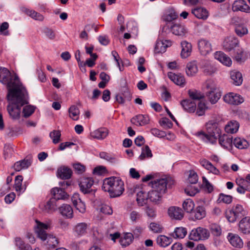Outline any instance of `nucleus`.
<instances>
[{
	"label": "nucleus",
	"instance_id": "obj_1",
	"mask_svg": "<svg viewBox=\"0 0 250 250\" xmlns=\"http://www.w3.org/2000/svg\"><path fill=\"white\" fill-rule=\"evenodd\" d=\"M0 82L6 85L8 89L7 96L10 99L13 97L15 94L19 92L23 94L25 91H27L16 74L11 73L5 67H0Z\"/></svg>",
	"mask_w": 250,
	"mask_h": 250
},
{
	"label": "nucleus",
	"instance_id": "obj_2",
	"mask_svg": "<svg viewBox=\"0 0 250 250\" xmlns=\"http://www.w3.org/2000/svg\"><path fill=\"white\" fill-rule=\"evenodd\" d=\"M21 93L15 94L11 99H9L8 96H6L7 100L9 103L7 109L10 117L14 120L20 119L21 107L28 103L27 91H25L23 94Z\"/></svg>",
	"mask_w": 250,
	"mask_h": 250
},
{
	"label": "nucleus",
	"instance_id": "obj_3",
	"mask_svg": "<svg viewBox=\"0 0 250 250\" xmlns=\"http://www.w3.org/2000/svg\"><path fill=\"white\" fill-rule=\"evenodd\" d=\"M207 133L203 131L196 132L195 135L206 143L215 144L221 134V130L217 123L208 122L206 125Z\"/></svg>",
	"mask_w": 250,
	"mask_h": 250
},
{
	"label": "nucleus",
	"instance_id": "obj_4",
	"mask_svg": "<svg viewBox=\"0 0 250 250\" xmlns=\"http://www.w3.org/2000/svg\"><path fill=\"white\" fill-rule=\"evenodd\" d=\"M102 188L104 191L109 192L111 197H117L123 193L125 190L124 183L118 177H111L104 180Z\"/></svg>",
	"mask_w": 250,
	"mask_h": 250
},
{
	"label": "nucleus",
	"instance_id": "obj_5",
	"mask_svg": "<svg viewBox=\"0 0 250 250\" xmlns=\"http://www.w3.org/2000/svg\"><path fill=\"white\" fill-rule=\"evenodd\" d=\"M36 223L35 231L38 237L42 241H47L48 248L54 249L59 244V240L56 236L46 232V230L48 229V226L37 220L36 221Z\"/></svg>",
	"mask_w": 250,
	"mask_h": 250
},
{
	"label": "nucleus",
	"instance_id": "obj_6",
	"mask_svg": "<svg viewBox=\"0 0 250 250\" xmlns=\"http://www.w3.org/2000/svg\"><path fill=\"white\" fill-rule=\"evenodd\" d=\"M174 184V181L171 177H166L152 181L150 185L153 189L164 194L167 188H171Z\"/></svg>",
	"mask_w": 250,
	"mask_h": 250
},
{
	"label": "nucleus",
	"instance_id": "obj_7",
	"mask_svg": "<svg viewBox=\"0 0 250 250\" xmlns=\"http://www.w3.org/2000/svg\"><path fill=\"white\" fill-rule=\"evenodd\" d=\"M246 211L242 206L237 204L233 206L231 209L226 213V218L231 223L235 222L237 219L244 218Z\"/></svg>",
	"mask_w": 250,
	"mask_h": 250
},
{
	"label": "nucleus",
	"instance_id": "obj_8",
	"mask_svg": "<svg viewBox=\"0 0 250 250\" xmlns=\"http://www.w3.org/2000/svg\"><path fill=\"white\" fill-rule=\"evenodd\" d=\"M210 235L208 230L202 227H198L193 229L190 232L189 238L193 241L205 240L208 239Z\"/></svg>",
	"mask_w": 250,
	"mask_h": 250
},
{
	"label": "nucleus",
	"instance_id": "obj_9",
	"mask_svg": "<svg viewBox=\"0 0 250 250\" xmlns=\"http://www.w3.org/2000/svg\"><path fill=\"white\" fill-rule=\"evenodd\" d=\"M93 184L94 181L92 178H82L79 183L80 190L84 194H94L95 192V189L91 188Z\"/></svg>",
	"mask_w": 250,
	"mask_h": 250
},
{
	"label": "nucleus",
	"instance_id": "obj_10",
	"mask_svg": "<svg viewBox=\"0 0 250 250\" xmlns=\"http://www.w3.org/2000/svg\"><path fill=\"white\" fill-rule=\"evenodd\" d=\"M210 82H207L205 86L207 88L206 96L208 99L212 104H214L217 102L220 98L221 95L219 93L215 92L216 89L214 87L210 85Z\"/></svg>",
	"mask_w": 250,
	"mask_h": 250
},
{
	"label": "nucleus",
	"instance_id": "obj_11",
	"mask_svg": "<svg viewBox=\"0 0 250 250\" xmlns=\"http://www.w3.org/2000/svg\"><path fill=\"white\" fill-rule=\"evenodd\" d=\"M198 49L200 53L206 56L212 51V45L210 42L204 39L199 40L198 42Z\"/></svg>",
	"mask_w": 250,
	"mask_h": 250
},
{
	"label": "nucleus",
	"instance_id": "obj_12",
	"mask_svg": "<svg viewBox=\"0 0 250 250\" xmlns=\"http://www.w3.org/2000/svg\"><path fill=\"white\" fill-rule=\"evenodd\" d=\"M225 102L230 104L238 105L244 102L243 98L239 95L229 93L224 96Z\"/></svg>",
	"mask_w": 250,
	"mask_h": 250
},
{
	"label": "nucleus",
	"instance_id": "obj_13",
	"mask_svg": "<svg viewBox=\"0 0 250 250\" xmlns=\"http://www.w3.org/2000/svg\"><path fill=\"white\" fill-rule=\"evenodd\" d=\"M239 44V41L234 36H229L226 38L223 42V47L227 51H230Z\"/></svg>",
	"mask_w": 250,
	"mask_h": 250
},
{
	"label": "nucleus",
	"instance_id": "obj_14",
	"mask_svg": "<svg viewBox=\"0 0 250 250\" xmlns=\"http://www.w3.org/2000/svg\"><path fill=\"white\" fill-rule=\"evenodd\" d=\"M168 78L176 84L184 87L186 83L184 75L180 73L175 74L171 72L167 73Z\"/></svg>",
	"mask_w": 250,
	"mask_h": 250
},
{
	"label": "nucleus",
	"instance_id": "obj_15",
	"mask_svg": "<svg viewBox=\"0 0 250 250\" xmlns=\"http://www.w3.org/2000/svg\"><path fill=\"white\" fill-rule=\"evenodd\" d=\"M232 8L234 11H240L247 13H250V7L244 0H235L233 4Z\"/></svg>",
	"mask_w": 250,
	"mask_h": 250
},
{
	"label": "nucleus",
	"instance_id": "obj_16",
	"mask_svg": "<svg viewBox=\"0 0 250 250\" xmlns=\"http://www.w3.org/2000/svg\"><path fill=\"white\" fill-rule=\"evenodd\" d=\"M168 214L172 219L181 220L183 218L184 214L182 209L177 207L172 206L168 209Z\"/></svg>",
	"mask_w": 250,
	"mask_h": 250
},
{
	"label": "nucleus",
	"instance_id": "obj_17",
	"mask_svg": "<svg viewBox=\"0 0 250 250\" xmlns=\"http://www.w3.org/2000/svg\"><path fill=\"white\" fill-rule=\"evenodd\" d=\"M172 33L181 37L185 36L187 33V30L183 24L179 23H173L170 27Z\"/></svg>",
	"mask_w": 250,
	"mask_h": 250
},
{
	"label": "nucleus",
	"instance_id": "obj_18",
	"mask_svg": "<svg viewBox=\"0 0 250 250\" xmlns=\"http://www.w3.org/2000/svg\"><path fill=\"white\" fill-rule=\"evenodd\" d=\"M219 144L225 148L229 149L231 147L233 143L232 137L225 134L220 135L218 138Z\"/></svg>",
	"mask_w": 250,
	"mask_h": 250
},
{
	"label": "nucleus",
	"instance_id": "obj_19",
	"mask_svg": "<svg viewBox=\"0 0 250 250\" xmlns=\"http://www.w3.org/2000/svg\"><path fill=\"white\" fill-rule=\"evenodd\" d=\"M239 230L244 234L250 233V217L243 218L239 224Z\"/></svg>",
	"mask_w": 250,
	"mask_h": 250
},
{
	"label": "nucleus",
	"instance_id": "obj_20",
	"mask_svg": "<svg viewBox=\"0 0 250 250\" xmlns=\"http://www.w3.org/2000/svg\"><path fill=\"white\" fill-rule=\"evenodd\" d=\"M108 134V130L106 128L101 127L90 133L92 138L98 140H103L106 137Z\"/></svg>",
	"mask_w": 250,
	"mask_h": 250
},
{
	"label": "nucleus",
	"instance_id": "obj_21",
	"mask_svg": "<svg viewBox=\"0 0 250 250\" xmlns=\"http://www.w3.org/2000/svg\"><path fill=\"white\" fill-rule=\"evenodd\" d=\"M171 45V42L169 40H159L156 42L154 51L156 53L165 52L166 48Z\"/></svg>",
	"mask_w": 250,
	"mask_h": 250
},
{
	"label": "nucleus",
	"instance_id": "obj_22",
	"mask_svg": "<svg viewBox=\"0 0 250 250\" xmlns=\"http://www.w3.org/2000/svg\"><path fill=\"white\" fill-rule=\"evenodd\" d=\"M228 239L230 244L234 247L240 248L243 246L242 240L237 234L229 233Z\"/></svg>",
	"mask_w": 250,
	"mask_h": 250
},
{
	"label": "nucleus",
	"instance_id": "obj_23",
	"mask_svg": "<svg viewBox=\"0 0 250 250\" xmlns=\"http://www.w3.org/2000/svg\"><path fill=\"white\" fill-rule=\"evenodd\" d=\"M72 201L73 205L75 207L77 210H78L81 213H84L85 212V204L79 198V195L78 193H75L73 195L72 197Z\"/></svg>",
	"mask_w": 250,
	"mask_h": 250
},
{
	"label": "nucleus",
	"instance_id": "obj_24",
	"mask_svg": "<svg viewBox=\"0 0 250 250\" xmlns=\"http://www.w3.org/2000/svg\"><path fill=\"white\" fill-rule=\"evenodd\" d=\"M181 105L184 110L189 113H193L196 109V104L191 100H184L181 102Z\"/></svg>",
	"mask_w": 250,
	"mask_h": 250
},
{
	"label": "nucleus",
	"instance_id": "obj_25",
	"mask_svg": "<svg viewBox=\"0 0 250 250\" xmlns=\"http://www.w3.org/2000/svg\"><path fill=\"white\" fill-rule=\"evenodd\" d=\"M214 56L215 59L226 66H229L231 64L232 61L230 58L222 52H215Z\"/></svg>",
	"mask_w": 250,
	"mask_h": 250
},
{
	"label": "nucleus",
	"instance_id": "obj_26",
	"mask_svg": "<svg viewBox=\"0 0 250 250\" xmlns=\"http://www.w3.org/2000/svg\"><path fill=\"white\" fill-rule=\"evenodd\" d=\"M72 171L67 167L59 168L57 170L58 176L62 179H68L71 178Z\"/></svg>",
	"mask_w": 250,
	"mask_h": 250
},
{
	"label": "nucleus",
	"instance_id": "obj_27",
	"mask_svg": "<svg viewBox=\"0 0 250 250\" xmlns=\"http://www.w3.org/2000/svg\"><path fill=\"white\" fill-rule=\"evenodd\" d=\"M52 197L56 200H64L66 199L68 195L62 188H55L51 190Z\"/></svg>",
	"mask_w": 250,
	"mask_h": 250
},
{
	"label": "nucleus",
	"instance_id": "obj_28",
	"mask_svg": "<svg viewBox=\"0 0 250 250\" xmlns=\"http://www.w3.org/2000/svg\"><path fill=\"white\" fill-rule=\"evenodd\" d=\"M181 45L182 47L181 56L183 58H187L191 54L192 45L190 43L186 41L182 42Z\"/></svg>",
	"mask_w": 250,
	"mask_h": 250
},
{
	"label": "nucleus",
	"instance_id": "obj_29",
	"mask_svg": "<svg viewBox=\"0 0 250 250\" xmlns=\"http://www.w3.org/2000/svg\"><path fill=\"white\" fill-rule=\"evenodd\" d=\"M31 160L29 157L25 158L21 161L17 162L14 165V168L15 170L19 171L22 169L28 168L31 164Z\"/></svg>",
	"mask_w": 250,
	"mask_h": 250
},
{
	"label": "nucleus",
	"instance_id": "obj_30",
	"mask_svg": "<svg viewBox=\"0 0 250 250\" xmlns=\"http://www.w3.org/2000/svg\"><path fill=\"white\" fill-rule=\"evenodd\" d=\"M191 13L198 19L206 20L208 17V12L203 7H196L192 10Z\"/></svg>",
	"mask_w": 250,
	"mask_h": 250
},
{
	"label": "nucleus",
	"instance_id": "obj_31",
	"mask_svg": "<svg viewBox=\"0 0 250 250\" xmlns=\"http://www.w3.org/2000/svg\"><path fill=\"white\" fill-rule=\"evenodd\" d=\"M239 124L236 121H230L225 125V130L227 133L233 134L237 132Z\"/></svg>",
	"mask_w": 250,
	"mask_h": 250
},
{
	"label": "nucleus",
	"instance_id": "obj_32",
	"mask_svg": "<svg viewBox=\"0 0 250 250\" xmlns=\"http://www.w3.org/2000/svg\"><path fill=\"white\" fill-rule=\"evenodd\" d=\"M230 78L232 83L235 85H240L243 82V77L242 74L237 71H232L230 73Z\"/></svg>",
	"mask_w": 250,
	"mask_h": 250
},
{
	"label": "nucleus",
	"instance_id": "obj_33",
	"mask_svg": "<svg viewBox=\"0 0 250 250\" xmlns=\"http://www.w3.org/2000/svg\"><path fill=\"white\" fill-rule=\"evenodd\" d=\"M198 71V69L195 61L189 62L187 64L186 72L188 76L192 77L194 76Z\"/></svg>",
	"mask_w": 250,
	"mask_h": 250
},
{
	"label": "nucleus",
	"instance_id": "obj_34",
	"mask_svg": "<svg viewBox=\"0 0 250 250\" xmlns=\"http://www.w3.org/2000/svg\"><path fill=\"white\" fill-rule=\"evenodd\" d=\"M22 10L28 16L35 20L42 21L44 19V17L42 15L34 10L28 9L26 7H23Z\"/></svg>",
	"mask_w": 250,
	"mask_h": 250
},
{
	"label": "nucleus",
	"instance_id": "obj_35",
	"mask_svg": "<svg viewBox=\"0 0 250 250\" xmlns=\"http://www.w3.org/2000/svg\"><path fill=\"white\" fill-rule=\"evenodd\" d=\"M87 228L88 225L86 223H81L76 225L74 230L77 236H81L86 233Z\"/></svg>",
	"mask_w": 250,
	"mask_h": 250
},
{
	"label": "nucleus",
	"instance_id": "obj_36",
	"mask_svg": "<svg viewBox=\"0 0 250 250\" xmlns=\"http://www.w3.org/2000/svg\"><path fill=\"white\" fill-rule=\"evenodd\" d=\"M59 210L63 216L71 218L73 216V209L69 205L63 204L61 207L59 208Z\"/></svg>",
	"mask_w": 250,
	"mask_h": 250
},
{
	"label": "nucleus",
	"instance_id": "obj_37",
	"mask_svg": "<svg viewBox=\"0 0 250 250\" xmlns=\"http://www.w3.org/2000/svg\"><path fill=\"white\" fill-rule=\"evenodd\" d=\"M171 238L165 235H160L156 239L157 244L162 247H166L172 243Z\"/></svg>",
	"mask_w": 250,
	"mask_h": 250
},
{
	"label": "nucleus",
	"instance_id": "obj_38",
	"mask_svg": "<svg viewBox=\"0 0 250 250\" xmlns=\"http://www.w3.org/2000/svg\"><path fill=\"white\" fill-rule=\"evenodd\" d=\"M133 240V235L132 233L126 232L120 239V244L123 247H126L129 246Z\"/></svg>",
	"mask_w": 250,
	"mask_h": 250
},
{
	"label": "nucleus",
	"instance_id": "obj_39",
	"mask_svg": "<svg viewBox=\"0 0 250 250\" xmlns=\"http://www.w3.org/2000/svg\"><path fill=\"white\" fill-rule=\"evenodd\" d=\"M187 233L186 228L183 227H177L175 228L173 232L170 235L175 239H182L185 237Z\"/></svg>",
	"mask_w": 250,
	"mask_h": 250
},
{
	"label": "nucleus",
	"instance_id": "obj_40",
	"mask_svg": "<svg viewBox=\"0 0 250 250\" xmlns=\"http://www.w3.org/2000/svg\"><path fill=\"white\" fill-rule=\"evenodd\" d=\"M163 194V193H160V192L153 189L147 193L148 199L151 202L156 203L160 200Z\"/></svg>",
	"mask_w": 250,
	"mask_h": 250
},
{
	"label": "nucleus",
	"instance_id": "obj_41",
	"mask_svg": "<svg viewBox=\"0 0 250 250\" xmlns=\"http://www.w3.org/2000/svg\"><path fill=\"white\" fill-rule=\"evenodd\" d=\"M147 199V193L146 194L143 190L137 192L136 200L139 206H143L146 204Z\"/></svg>",
	"mask_w": 250,
	"mask_h": 250
},
{
	"label": "nucleus",
	"instance_id": "obj_42",
	"mask_svg": "<svg viewBox=\"0 0 250 250\" xmlns=\"http://www.w3.org/2000/svg\"><path fill=\"white\" fill-rule=\"evenodd\" d=\"M234 146L239 149H244L248 147L249 146L248 142L245 139L241 138H236L233 141V143Z\"/></svg>",
	"mask_w": 250,
	"mask_h": 250
},
{
	"label": "nucleus",
	"instance_id": "obj_43",
	"mask_svg": "<svg viewBox=\"0 0 250 250\" xmlns=\"http://www.w3.org/2000/svg\"><path fill=\"white\" fill-rule=\"evenodd\" d=\"M192 212L194 213L195 219L198 220L203 219L206 215L205 208L202 206L197 207Z\"/></svg>",
	"mask_w": 250,
	"mask_h": 250
},
{
	"label": "nucleus",
	"instance_id": "obj_44",
	"mask_svg": "<svg viewBox=\"0 0 250 250\" xmlns=\"http://www.w3.org/2000/svg\"><path fill=\"white\" fill-rule=\"evenodd\" d=\"M183 208L187 212L191 213L194 208V203L191 199H187L183 203Z\"/></svg>",
	"mask_w": 250,
	"mask_h": 250
},
{
	"label": "nucleus",
	"instance_id": "obj_45",
	"mask_svg": "<svg viewBox=\"0 0 250 250\" xmlns=\"http://www.w3.org/2000/svg\"><path fill=\"white\" fill-rule=\"evenodd\" d=\"M235 32L237 36L242 37L248 34L247 27L243 24H238L235 28Z\"/></svg>",
	"mask_w": 250,
	"mask_h": 250
},
{
	"label": "nucleus",
	"instance_id": "obj_46",
	"mask_svg": "<svg viewBox=\"0 0 250 250\" xmlns=\"http://www.w3.org/2000/svg\"><path fill=\"white\" fill-rule=\"evenodd\" d=\"M152 157V154L151 151L150 149L149 146L147 145L145 146L142 148V153L139 157V159L140 160H143L146 158H151Z\"/></svg>",
	"mask_w": 250,
	"mask_h": 250
},
{
	"label": "nucleus",
	"instance_id": "obj_47",
	"mask_svg": "<svg viewBox=\"0 0 250 250\" xmlns=\"http://www.w3.org/2000/svg\"><path fill=\"white\" fill-rule=\"evenodd\" d=\"M23 180L21 175H18L16 177L15 181V190L20 193L23 192L25 190L26 188H24L21 187L22 181Z\"/></svg>",
	"mask_w": 250,
	"mask_h": 250
},
{
	"label": "nucleus",
	"instance_id": "obj_48",
	"mask_svg": "<svg viewBox=\"0 0 250 250\" xmlns=\"http://www.w3.org/2000/svg\"><path fill=\"white\" fill-rule=\"evenodd\" d=\"M134 120L136 121L137 125H143L148 123L149 118L146 115H138L133 118Z\"/></svg>",
	"mask_w": 250,
	"mask_h": 250
},
{
	"label": "nucleus",
	"instance_id": "obj_49",
	"mask_svg": "<svg viewBox=\"0 0 250 250\" xmlns=\"http://www.w3.org/2000/svg\"><path fill=\"white\" fill-rule=\"evenodd\" d=\"M124 94V98L121 95H117L116 101L120 104H124L125 100H131V94L127 88L125 89Z\"/></svg>",
	"mask_w": 250,
	"mask_h": 250
},
{
	"label": "nucleus",
	"instance_id": "obj_50",
	"mask_svg": "<svg viewBox=\"0 0 250 250\" xmlns=\"http://www.w3.org/2000/svg\"><path fill=\"white\" fill-rule=\"evenodd\" d=\"M142 217V213L137 210H132L129 213V219L133 223H135L139 221Z\"/></svg>",
	"mask_w": 250,
	"mask_h": 250
},
{
	"label": "nucleus",
	"instance_id": "obj_51",
	"mask_svg": "<svg viewBox=\"0 0 250 250\" xmlns=\"http://www.w3.org/2000/svg\"><path fill=\"white\" fill-rule=\"evenodd\" d=\"M203 72L207 75H211L216 71V68L209 62H206L203 67Z\"/></svg>",
	"mask_w": 250,
	"mask_h": 250
},
{
	"label": "nucleus",
	"instance_id": "obj_52",
	"mask_svg": "<svg viewBox=\"0 0 250 250\" xmlns=\"http://www.w3.org/2000/svg\"><path fill=\"white\" fill-rule=\"evenodd\" d=\"M57 201L55 199L52 197L45 205V209L49 210H55L59 205Z\"/></svg>",
	"mask_w": 250,
	"mask_h": 250
},
{
	"label": "nucleus",
	"instance_id": "obj_53",
	"mask_svg": "<svg viewBox=\"0 0 250 250\" xmlns=\"http://www.w3.org/2000/svg\"><path fill=\"white\" fill-rule=\"evenodd\" d=\"M35 110V107L31 105L24 106L22 110L23 117L25 118L29 117L34 112Z\"/></svg>",
	"mask_w": 250,
	"mask_h": 250
},
{
	"label": "nucleus",
	"instance_id": "obj_54",
	"mask_svg": "<svg viewBox=\"0 0 250 250\" xmlns=\"http://www.w3.org/2000/svg\"><path fill=\"white\" fill-rule=\"evenodd\" d=\"M102 159H104L111 163H116L117 162L116 158L112 155L105 152H102L99 154Z\"/></svg>",
	"mask_w": 250,
	"mask_h": 250
},
{
	"label": "nucleus",
	"instance_id": "obj_55",
	"mask_svg": "<svg viewBox=\"0 0 250 250\" xmlns=\"http://www.w3.org/2000/svg\"><path fill=\"white\" fill-rule=\"evenodd\" d=\"M70 117L74 120H77L79 118L78 116L80 114V111L78 108L75 105L71 106L69 109Z\"/></svg>",
	"mask_w": 250,
	"mask_h": 250
},
{
	"label": "nucleus",
	"instance_id": "obj_56",
	"mask_svg": "<svg viewBox=\"0 0 250 250\" xmlns=\"http://www.w3.org/2000/svg\"><path fill=\"white\" fill-rule=\"evenodd\" d=\"M61 136V132L59 130H53L49 134L50 137L52 139L53 143L55 144L60 142Z\"/></svg>",
	"mask_w": 250,
	"mask_h": 250
},
{
	"label": "nucleus",
	"instance_id": "obj_57",
	"mask_svg": "<svg viewBox=\"0 0 250 250\" xmlns=\"http://www.w3.org/2000/svg\"><path fill=\"white\" fill-rule=\"evenodd\" d=\"M210 229L211 233L214 236H219L221 234V227L216 224H212L210 225Z\"/></svg>",
	"mask_w": 250,
	"mask_h": 250
},
{
	"label": "nucleus",
	"instance_id": "obj_58",
	"mask_svg": "<svg viewBox=\"0 0 250 250\" xmlns=\"http://www.w3.org/2000/svg\"><path fill=\"white\" fill-rule=\"evenodd\" d=\"M218 200L221 202L229 204L232 202V197L230 195H226L224 193L219 194Z\"/></svg>",
	"mask_w": 250,
	"mask_h": 250
},
{
	"label": "nucleus",
	"instance_id": "obj_59",
	"mask_svg": "<svg viewBox=\"0 0 250 250\" xmlns=\"http://www.w3.org/2000/svg\"><path fill=\"white\" fill-rule=\"evenodd\" d=\"M178 16V14L173 10H171L169 11L168 14L164 16V20L166 21L170 22L176 19Z\"/></svg>",
	"mask_w": 250,
	"mask_h": 250
},
{
	"label": "nucleus",
	"instance_id": "obj_60",
	"mask_svg": "<svg viewBox=\"0 0 250 250\" xmlns=\"http://www.w3.org/2000/svg\"><path fill=\"white\" fill-rule=\"evenodd\" d=\"M149 228L154 233H160L162 231L163 229L161 225L154 222L151 223Z\"/></svg>",
	"mask_w": 250,
	"mask_h": 250
},
{
	"label": "nucleus",
	"instance_id": "obj_61",
	"mask_svg": "<svg viewBox=\"0 0 250 250\" xmlns=\"http://www.w3.org/2000/svg\"><path fill=\"white\" fill-rule=\"evenodd\" d=\"M188 93L189 97L193 100H200L203 96L201 93L196 90H189Z\"/></svg>",
	"mask_w": 250,
	"mask_h": 250
},
{
	"label": "nucleus",
	"instance_id": "obj_62",
	"mask_svg": "<svg viewBox=\"0 0 250 250\" xmlns=\"http://www.w3.org/2000/svg\"><path fill=\"white\" fill-rule=\"evenodd\" d=\"M188 182L191 184H195L198 180V176L197 173L193 170L189 171V174L188 178Z\"/></svg>",
	"mask_w": 250,
	"mask_h": 250
},
{
	"label": "nucleus",
	"instance_id": "obj_63",
	"mask_svg": "<svg viewBox=\"0 0 250 250\" xmlns=\"http://www.w3.org/2000/svg\"><path fill=\"white\" fill-rule=\"evenodd\" d=\"M159 123L160 125L165 129L170 128L173 126L172 123L167 118H163L161 121H160Z\"/></svg>",
	"mask_w": 250,
	"mask_h": 250
},
{
	"label": "nucleus",
	"instance_id": "obj_64",
	"mask_svg": "<svg viewBox=\"0 0 250 250\" xmlns=\"http://www.w3.org/2000/svg\"><path fill=\"white\" fill-rule=\"evenodd\" d=\"M185 191L187 195L193 196L199 192V190L195 187L188 186L185 189Z\"/></svg>",
	"mask_w": 250,
	"mask_h": 250
}]
</instances>
